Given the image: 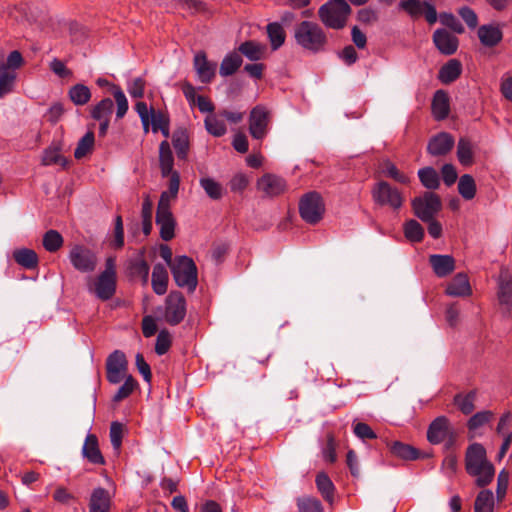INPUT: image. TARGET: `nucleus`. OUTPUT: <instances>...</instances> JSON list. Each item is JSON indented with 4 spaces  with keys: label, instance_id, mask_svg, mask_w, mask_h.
Listing matches in <instances>:
<instances>
[{
    "label": "nucleus",
    "instance_id": "obj_30",
    "mask_svg": "<svg viewBox=\"0 0 512 512\" xmlns=\"http://www.w3.org/2000/svg\"><path fill=\"white\" fill-rule=\"evenodd\" d=\"M266 34L272 51L279 50L286 41V32L281 23L275 21L266 25Z\"/></svg>",
    "mask_w": 512,
    "mask_h": 512
},
{
    "label": "nucleus",
    "instance_id": "obj_52",
    "mask_svg": "<svg viewBox=\"0 0 512 512\" xmlns=\"http://www.w3.org/2000/svg\"><path fill=\"white\" fill-rule=\"evenodd\" d=\"M383 173L386 177L393 179L394 181L407 185L410 183V178L401 172L397 166L390 160H386L383 164Z\"/></svg>",
    "mask_w": 512,
    "mask_h": 512
},
{
    "label": "nucleus",
    "instance_id": "obj_22",
    "mask_svg": "<svg viewBox=\"0 0 512 512\" xmlns=\"http://www.w3.org/2000/svg\"><path fill=\"white\" fill-rule=\"evenodd\" d=\"M431 113L435 120H445L450 113V97L449 94L443 90H437L432 98Z\"/></svg>",
    "mask_w": 512,
    "mask_h": 512
},
{
    "label": "nucleus",
    "instance_id": "obj_42",
    "mask_svg": "<svg viewBox=\"0 0 512 512\" xmlns=\"http://www.w3.org/2000/svg\"><path fill=\"white\" fill-rule=\"evenodd\" d=\"M114 103L111 98L105 97L90 109V117L94 120H110Z\"/></svg>",
    "mask_w": 512,
    "mask_h": 512
},
{
    "label": "nucleus",
    "instance_id": "obj_31",
    "mask_svg": "<svg viewBox=\"0 0 512 512\" xmlns=\"http://www.w3.org/2000/svg\"><path fill=\"white\" fill-rule=\"evenodd\" d=\"M498 301L500 305L506 306L508 312L512 310V280L508 274L501 272L498 281Z\"/></svg>",
    "mask_w": 512,
    "mask_h": 512
},
{
    "label": "nucleus",
    "instance_id": "obj_1",
    "mask_svg": "<svg viewBox=\"0 0 512 512\" xmlns=\"http://www.w3.org/2000/svg\"><path fill=\"white\" fill-rule=\"evenodd\" d=\"M465 470L468 475L476 477L477 487L485 488L494 478V465L488 460L485 447L481 443L470 444L465 452Z\"/></svg>",
    "mask_w": 512,
    "mask_h": 512
},
{
    "label": "nucleus",
    "instance_id": "obj_61",
    "mask_svg": "<svg viewBox=\"0 0 512 512\" xmlns=\"http://www.w3.org/2000/svg\"><path fill=\"white\" fill-rule=\"evenodd\" d=\"M509 478L510 475L506 469H502L498 474L496 487V499L498 502H502L506 496L509 485Z\"/></svg>",
    "mask_w": 512,
    "mask_h": 512
},
{
    "label": "nucleus",
    "instance_id": "obj_11",
    "mask_svg": "<svg viewBox=\"0 0 512 512\" xmlns=\"http://www.w3.org/2000/svg\"><path fill=\"white\" fill-rule=\"evenodd\" d=\"M452 430L449 418L445 415L438 416L428 426L427 441L432 445H438L445 441Z\"/></svg>",
    "mask_w": 512,
    "mask_h": 512
},
{
    "label": "nucleus",
    "instance_id": "obj_39",
    "mask_svg": "<svg viewBox=\"0 0 512 512\" xmlns=\"http://www.w3.org/2000/svg\"><path fill=\"white\" fill-rule=\"evenodd\" d=\"M457 158L462 166L468 167L474 163L473 144L467 137H461L457 144Z\"/></svg>",
    "mask_w": 512,
    "mask_h": 512
},
{
    "label": "nucleus",
    "instance_id": "obj_14",
    "mask_svg": "<svg viewBox=\"0 0 512 512\" xmlns=\"http://www.w3.org/2000/svg\"><path fill=\"white\" fill-rule=\"evenodd\" d=\"M455 139L448 132H439L432 136L427 144V153L434 157L447 155L454 147Z\"/></svg>",
    "mask_w": 512,
    "mask_h": 512
},
{
    "label": "nucleus",
    "instance_id": "obj_24",
    "mask_svg": "<svg viewBox=\"0 0 512 512\" xmlns=\"http://www.w3.org/2000/svg\"><path fill=\"white\" fill-rule=\"evenodd\" d=\"M82 455L91 464L104 465L106 463L105 458L99 448L98 438L95 434L89 433L86 436L84 445L82 447Z\"/></svg>",
    "mask_w": 512,
    "mask_h": 512
},
{
    "label": "nucleus",
    "instance_id": "obj_5",
    "mask_svg": "<svg viewBox=\"0 0 512 512\" xmlns=\"http://www.w3.org/2000/svg\"><path fill=\"white\" fill-rule=\"evenodd\" d=\"M442 208L443 204L440 195L432 191H425L411 199L412 212L421 221L433 220Z\"/></svg>",
    "mask_w": 512,
    "mask_h": 512
},
{
    "label": "nucleus",
    "instance_id": "obj_47",
    "mask_svg": "<svg viewBox=\"0 0 512 512\" xmlns=\"http://www.w3.org/2000/svg\"><path fill=\"white\" fill-rule=\"evenodd\" d=\"M17 74L15 71L0 68V98H4L14 90Z\"/></svg>",
    "mask_w": 512,
    "mask_h": 512
},
{
    "label": "nucleus",
    "instance_id": "obj_6",
    "mask_svg": "<svg viewBox=\"0 0 512 512\" xmlns=\"http://www.w3.org/2000/svg\"><path fill=\"white\" fill-rule=\"evenodd\" d=\"M325 213V203L321 194L317 191L305 193L299 201V214L308 224L319 223Z\"/></svg>",
    "mask_w": 512,
    "mask_h": 512
},
{
    "label": "nucleus",
    "instance_id": "obj_58",
    "mask_svg": "<svg viewBox=\"0 0 512 512\" xmlns=\"http://www.w3.org/2000/svg\"><path fill=\"white\" fill-rule=\"evenodd\" d=\"M439 20L442 25L450 28L457 34L464 33L465 29L461 22L451 12H442L439 14Z\"/></svg>",
    "mask_w": 512,
    "mask_h": 512
},
{
    "label": "nucleus",
    "instance_id": "obj_7",
    "mask_svg": "<svg viewBox=\"0 0 512 512\" xmlns=\"http://www.w3.org/2000/svg\"><path fill=\"white\" fill-rule=\"evenodd\" d=\"M371 196L376 205L388 206L395 211L399 210L404 202L401 191L384 180H380L373 185Z\"/></svg>",
    "mask_w": 512,
    "mask_h": 512
},
{
    "label": "nucleus",
    "instance_id": "obj_33",
    "mask_svg": "<svg viewBox=\"0 0 512 512\" xmlns=\"http://www.w3.org/2000/svg\"><path fill=\"white\" fill-rule=\"evenodd\" d=\"M159 165L162 177H168L171 172H175L173 169L174 157L169 143L164 140L159 146Z\"/></svg>",
    "mask_w": 512,
    "mask_h": 512
},
{
    "label": "nucleus",
    "instance_id": "obj_63",
    "mask_svg": "<svg viewBox=\"0 0 512 512\" xmlns=\"http://www.w3.org/2000/svg\"><path fill=\"white\" fill-rule=\"evenodd\" d=\"M353 432L358 438L362 440H372L377 438V434L373 431V429L364 422H357L354 424Z\"/></svg>",
    "mask_w": 512,
    "mask_h": 512
},
{
    "label": "nucleus",
    "instance_id": "obj_45",
    "mask_svg": "<svg viewBox=\"0 0 512 512\" xmlns=\"http://www.w3.org/2000/svg\"><path fill=\"white\" fill-rule=\"evenodd\" d=\"M60 147H48L44 150L42 157V165H60L66 168L69 164V160L60 154Z\"/></svg>",
    "mask_w": 512,
    "mask_h": 512
},
{
    "label": "nucleus",
    "instance_id": "obj_46",
    "mask_svg": "<svg viewBox=\"0 0 512 512\" xmlns=\"http://www.w3.org/2000/svg\"><path fill=\"white\" fill-rule=\"evenodd\" d=\"M63 236L57 230L50 229L46 231L42 238V245L46 251L55 253L63 246Z\"/></svg>",
    "mask_w": 512,
    "mask_h": 512
},
{
    "label": "nucleus",
    "instance_id": "obj_60",
    "mask_svg": "<svg viewBox=\"0 0 512 512\" xmlns=\"http://www.w3.org/2000/svg\"><path fill=\"white\" fill-rule=\"evenodd\" d=\"M124 434V425L113 421L110 425V441L114 450H120Z\"/></svg>",
    "mask_w": 512,
    "mask_h": 512
},
{
    "label": "nucleus",
    "instance_id": "obj_56",
    "mask_svg": "<svg viewBox=\"0 0 512 512\" xmlns=\"http://www.w3.org/2000/svg\"><path fill=\"white\" fill-rule=\"evenodd\" d=\"M492 417L493 413L491 411L485 410L477 412L467 421V428L469 431H474L487 424Z\"/></svg>",
    "mask_w": 512,
    "mask_h": 512
},
{
    "label": "nucleus",
    "instance_id": "obj_35",
    "mask_svg": "<svg viewBox=\"0 0 512 512\" xmlns=\"http://www.w3.org/2000/svg\"><path fill=\"white\" fill-rule=\"evenodd\" d=\"M420 183L427 191H432L440 187V177L436 169L432 166H426L417 172Z\"/></svg>",
    "mask_w": 512,
    "mask_h": 512
},
{
    "label": "nucleus",
    "instance_id": "obj_57",
    "mask_svg": "<svg viewBox=\"0 0 512 512\" xmlns=\"http://www.w3.org/2000/svg\"><path fill=\"white\" fill-rule=\"evenodd\" d=\"M424 1L401 0L399 8L404 10L411 18H418L423 14Z\"/></svg>",
    "mask_w": 512,
    "mask_h": 512
},
{
    "label": "nucleus",
    "instance_id": "obj_55",
    "mask_svg": "<svg viewBox=\"0 0 512 512\" xmlns=\"http://www.w3.org/2000/svg\"><path fill=\"white\" fill-rule=\"evenodd\" d=\"M172 345V337L167 329H162L159 331L155 343V352L157 355L161 356L166 354Z\"/></svg>",
    "mask_w": 512,
    "mask_h": 512
},
{
    "label": "nucleus",
    "instance_id": "obj_20",
    "mask_svg": "<svg viewBox=\"0 0 512 512\" xmlns=\"http://www.w3.org/2000/svg\"><path fill=\"white\" fill-rule=\"evenodd\" d=\"M445 293L452 297H468L472 294V288L469 282L468 275L464 272H459L447 284Z\"/></svg>",
    "mask_w": 512,
    "mask_h": 512
},
{
    "label": "nucleus",
    "instance_id": "obj_13",
    "mask_svg": "<svg viewBox=\"0 0 512 512\" xmlns=\"http://www.w3.org/2000/svg\"><path fill=\"white\" fill-rule=\"evenodd\" d=\"M392 456L404 461H415L429 458L430 454L421 452L418 448L399 440L387 444Z\"/></svg>",
    "mask_w": 512,
    "mask_h": 512
},
{
    "label": "nucleus",
    "instance_id": "obj_28",
    "mask_svg": "<svg viewBox=\"0 0 512 512\" xmlns=\"http://www.w3.org/2000/svg\"><path fill=\"white\" fill-rule=\"evenodd\" d=\"M238 52L245 56L248 60L257 62L262 60L267 50L266 45L255 40H247L242 42L238 48Z\"/></svg>",
    "mask_w": 512,
    "mask_h": 512
},
{
    "label": "nucleus",
    "instance_id": "obj_44",
    "mask_svg": "<svg viewBox=\"0 0 512 512\" xmlns=\"http://www.w3.org/2000/svg\"><path fill=\"white\" fill-rule=\"evenodd\" d=\"M95 144V134L92 130H88L77 143L74 150V157L80 160L92 153Z\"/></svg>",
    "mask_w": 512,
    "mask_h": 512
},
{
    "label": "nucleus",
    "instance_id": "obj_15",
    "mask_svg": "<svg viewBox=\"0 0 512 512\" xmlns=\"http://www.w3.org/2000/svg\"><path fill=\"white\" fill-rule=\"evenodd\" d=\"M155 222L159 226L160 237L164 241H170L175 237L176 220L171 210L163 208V204L156 209Z\"/></svg>",
    "mask_w": 512,
    "mask_h": 512
},
{
    "label": "nucleus",
    "instance_id": "obj_25",
    "mask_svg": "<svg viewBox=\"0 0 512 512\" xmlns=\"http://www.w3.org/2000/svg\"><path fill=\"white\" fill-rule=\"evenodd\" d=\"M477 34L481 44L486 47H495L503 39L502 30L494 24L481 25L478 28Z\"/></svg>",
    "mask_w": 512,
    "mask_h": 512
},
{
    "label": "nucleus",
    "instance_id": "obj_50",
    "mask_svg": "<svg viewBox=\"0 0 512 512\" xmlns=\"http://www.w3.org/2000/svg\"><path fill=\"white\" fill-rule=\"evenodd\" d=\"M200 186L204 189L206 194L213 200H219L223 195L222 185L210 177H202L199 181Z\"/></svg>",
    "mask_w": 512,
    "mask_h": 512
},
{
    "label": "nucleus",
    "instance_id": "obj_8",
    "mask_svg": "<svg viewBox=\"0 0 512 512\" xmlns=\"http://www.w3.org/2000/svg\"><path fill=\"white\" fill-rule=\"evenodd\" d=\"M186 306L187 302L181 291H170L165 299V321L171 326L180 324L186 316Z\"/></svg>",
    "mask_w": 512,
    "mask_h": 512
},
{
    "label": "nucleus",
    "instance_id": "obj_23",
    "mask_svg": "<svg viewBox=\"0 0 512 512\" xmlns=\"http://www.w3.org/2000/svg\"><path fill=\"white\" fill-rule=\"evenodd\" d=\"M112 505L109 491L103 487L94 488L89 500V512H110Z\"/></svg>",
    "mask_w": 512,
    "mask_h": 512
},
{
    "label": "nucleus",
    "instance_id": "obj_17",
    "mask_svg": "<svg viewBox=\"0 0 512 512\" xmlns=\"http://www.w3.org/2000/svg\"><path fill=\"white\" fill-rule=\"evenodd\" d=\"M150 265L145 259H128L125 265V275L129 281L139 280L143 286L149 282Z\"/></svg>",
    "mask_w": 512,
    "mask_h": 512
},
{
    "label": "nucleus",
    "instance_id": "obj_2",
    "mask_svg": "<svg viewBox=\"0 0 512 512\" xmlns=\"http://www.w3.org/2000/svg\"><path fill=\"white\" fill-rule=\"evenodd\" d=\"M295 43L304 51L319 54L326 51L328 37L324 29L316 22L303 20L294 28Z\"/></svg>",
    "mask_w": 512,
    "mask_h": 512
},
{
    "label": "nucleus",
    "instance_id": "obj_36",
    "mask_svg": "<svg viewBox=\"0 0 512 512\" xmlns=\"http://www.w3.org/2000/svg\"><path fill=\"white\" fill-rule=\"evenodd\" d=\"M13 259L17 264L25 269H35L39 263L37 253L29 248H20L14 250Z\"/></svg>",
    "mask_w": 512,
    "mask_h": 512
},
{
    "label": "nucleus",
    "instance_id": "obj_27",
    "mask_svg": "<svg viewBox=\"0 0 512 512\" xmlns=\"http://www.w3.org/2000/svg\"><path fill=\"white\" fill-rule=\"evenodd\" d=\"M462 63L458 59H450L441 66L438 72V79L443 84L455 82L462 74Z\"/></svg>",
    "mask_w": 512,
    "mask_h": 512
},
{
    "label": "nucleus",
    "instance_id": "obj_3",
    "mask_svg": "<svg viewBox=\"0 0 512 512\" xmlns=\"http://www.w3.org/2000/svg\"><path fill=\"white\" fill-rule=\"evenodd\" d=\"M352 8L346 0H328L318 9V16L323 25L340 30L346 26Z\"/></svg>",
    "mask_w": 512,
    "mask_h": 512
},
{
    "label": "nucleus",
    "instance_id": "obj_37",
    "mask_svg": "<svg viewBox=\"0 0 512 512\" xmlns=\"http://www.w3.org/2000/svg\"><path fill=\"white\" fill-rule=\"evenodd\" d=\"M242 63L243 59L238 52H230L223 58L220 64L219 74L223 77L231 76L238 71Z\"/></svg>",
    "mask_w": 512,
    "mask_h": 512
},
{
    "label": "nucleus",
    "instance_id": "obj_64",
    "mask_svg": "<svg viewBox=\"0 0 512 512\" xmlns=\"http://www.w3.org/2000/svg\"><path fill=\"white\" fill-rule=\"evenodd\" d=\"M459 16L471 29H474L478 25V16L475 11L469 6H462L458 9Z\"/></svg>",
    "mask_w": 512,
    "mask_h": 512
},
{
    "label": "nucleus",
    "instance_id": "obj_16",
    "mask_svg": "<svg viewBox=\"0 0 512 512\" xmlns=\"http://www.w3.org/2000/svg\"><path fill=\"white\" fill-rule=\"evenodd\" d=\"M432 40L439 52L446 56L455 54L459 46V39L444 28L436 29Z\"/></svg>",
    "mask_w": 512,
    "mask_h": 512
},
{
    "label": "nucleus",
    "instance_id": "obj_4",
    "mask_svg": "<svg viewBox=\"0 0 512 512\" xmlns=\"http://www.w3.org/2000/svg\"><path fill=\"white\" fill-rule=\"evenodd\" d=\"M170 270L178 287H186L189 293H193L196 290L198 285V268L191 257L187 255L176 256Z\"/></svg>",
    "mask_w": 512,
    "mask_h": 512
},
{
    "label": "nucleus",
    "instance_id": "obj_34",
    "mask_svg": "<svg viewBox=\"0 0 512 512\" xmlns=\"http://www.w3.org/2000/svg\"><path fill=\"white\" fill-rule=\"evenodd\" d=\"M67 96L75 106H84L91 100L92 92L85 84L76 83L69 88Z\"/></svg>",
    "mask_w": 512,
    "mask_h": 512
},
{
    "label": "nucleus",
    "instance_id": "obj_19",
    "mask_svg": "<svg viewBox=\"0 0 512 512\" xmlns=\"http://www.w3.org/2000/svg\"><path fill=\"white\" fill-rule=\"evenodd\" d=\"M429 264L438 278H445L449 276L456 268L455 258L448 254L430 255Z\"/></svg>",
    "mask_w": 512,
    "mask_h": 512
},
{
    "label": "nucleus",
    "instance_id": "obj_62",
    "mask_svg": "<svg viewBox=\"0 0 512 512\" xmlns=\"http://www.w3.org/2000/svg\"><path fill=\"white\" fill-rule=\"evenodd\" d=\"M114 249L119 250L124 247V228L123 220L120 215H117L114 222V241L112 242Z\"/></svg>",
    "mask_w": 512,
    "mask_h": 512
},
{
    "label": "nucleus",
    "instance_id": "obj_26",
    "mask_svg": "<svg viewBox=\"0 0 512 512\" xmlns=\"http://www.w3.org/2000/svg\"><path fill=\"white\" fill-rule=\"evenodd\" d=\"M172 145L179 160H187L190 141L189 133L185 127H178L172 134Z\"/></svg>",
    "mask_w": 512,
    "mask_h": 512
},
{
    "label": "nucleus",
    "instance_id": "obj_41",
    "mask_svg": "<svg viewBox=\"0 0 512 512\" xmlns=\"http://www.w3.org/2000/svg\"><path fill=\"white\" fill-rule=\"evenodd\" d=\"M151 114V126L152 131L154 133L161 131L162 135L165 138H168L170 135V118L167 114L162 113L161 111H155L154 108H150Z\"/></svg>",
    "mask_w": 512,
    "mask_h": 512
},
{
    "label": "nucleus",
    "instance_id": "obj_40",
    "mask_svg": "<svg viewBox=\"0 0 512 512\" xmlns=\"http://www.w3.org/2000/svg\"><path fill=\"white\" fill-rule=\"evenodd\" d=\"M403 233L410 243H421L425 237L423 226L415 219H409L404 222Z\"/></svg>",
    "mask_w": 512,
    "mask_h": 512
},
{
    "label": "nucleus",
    "instance_id": "obj_49",
    "mask_svg": "<svg viewBox=\"0 0 512 512\" xmlns=\"http://www.w3.org/2000/svg\"><path fill=\"white\" fill-rule=\"evenodd\" d=\"M111 93L117 104L116 118L122 119L129 109V104L126 95L124 94L122 88L119 85H111Z\"/></svg>",
    "mask_w": 512,
    "mask_h": 512
},
{
    "label": "nucleus",
    "instance_id": "obj_32",
    "mask_svg": "<svg viewBox=\"0 0 512 512\" xmlns=\"http://www.w3.org/2000/svg\"><path fill=\"white\" fill-rule=\"evenodd\" d=\"M315 484L317 487V490L323 497V499L332 504L334 501V494L336 491L335 485L328 476V474L324 471H321L317 473L315 478Z\"/></svg>",
    "mask_w": 512,
    "mask_h": 512
},
{
    "label": "nucleus",
    "instance_id": "obj_38",
    "mask_svg": "<svg viewBox=\"0 0 512 512\" xmlns=\"http://www.w3.org/2000/svg\"><path fill=\"white\" fill-rule=\"evenodd\" d=\"M477 397V391L471 390L466 394L457 393L453 397V404L459 409L464 415L471 414L475 409V401Z\"/></svg>",
    "mask_w": 512,
    "mask_h": 512
},
{
    "label": "nucleus",
    "instance_id": "obj_12",
    "mask_svg": "<svg viewBox=\"0 0 512 512\" xmlns=\"http://www.w3.org/2000/svg\"><path fill=\"white\" fill-rule=\"evenodd\" d=\"M116 289L117 276L102 273L97 276L93 287L89 286V291L93 292L101 301L110 300L115 295Z\"/></svg>",
    "mask_w": 512,
    "mask_h": 512
},
{
    "label": "nucleus",
    "instance_id": "obj_51",
    "mask_svg": "<svg viewBox=\"0 0 512 512\" xmlns=\"http://www.w3.org/2000/svg\"><path fill=\"white\" fill-rule=\"evenodd\" d=\"M137 387V380L132 375H128L125 377L124 383L119 387L118 391L113 396L112 401L115 403L121 402L122 400L128 398Z\"/></svg>",
    "mask_w": 512,
    "mask_h": 512
},
{
    "label": "nucleus",
    "instance_id": "obj_53",
    "mask_svg": "<svg viewBox=\"0 0 512 512\" xmlns=\"http://www.w3.org/2000/svg\"><path fill=\"white\" fill-rule=\"evenodd\" d=\"M297 508L298 512H324L321 501L316 497H299Z\"/></svg>",
    "mask_w": 512,
    "mask_h": 512
},
{
    "label": "nucleus",
    "instance_id": "obj_9",
    "mask_svg": "<svg viewBox=\"0 0 512 512\" xmlns=\"http://www.w3.org/2000/svg\"><path fill=\"white\" fill-rule=\"evenodd\" d=\"M73 268L81 273H91L97 266V255L85 245L75 244L68 255Z\"/></svg>",
    "mask_w": 512,
    "mask_h": 512
},
{
    "label": "nucleus",
    "instance_id": "obj_48",
    "mask_svg": "<svg viewBox=\"0 0 512 512\" xmlns=\"http://www.w3.org/2000/svg\"><path fill=\"white\" fill-rule=\"evenodd\" d=\"M477 187L472 175L464 174L458 182V192L465 200H472L476 195Z\"/></svg>",
    "mask_w": 512,
    "mask_h": 512
},
{
    "label": "nucleus",
    "instance_id": "obj_29",
    "mask_svg": "<svg viewBox=\"0 0 512 512\" xmlns=\"http://www.w3.org/2000/svg\"><path fill=\"white\" fill-rule=\"evenodd\" d=\"M169 275L162 263L154 265L152 270L151 285L153 292L157 295H164L168 289Z\"/></svg>",
    "mask_w": 512,
    "mask_h": 512
},
{
    "label": "nucleus",
    "instance_id": "obj_10",
    "mask_svg": "<svg viewBox=\"0 0 512 512\" xmlns=\"http://www.w3.org/2000/svg\"><path fill=\"white\" fill-rule=\"evenodd\" d=\"M269 111L264 105H256L249 115V133L256 140H263L268 133Z\"/></svg>",
    "mask_w": 512,
    "mask_h": 512
},
{
    "label": "nucleus",
    "instance_id": "obj_43",
    "mask_svg": "<svg viewBox=\"0 0 512 512\" xmlns=\"http://www.w3.org/2000/svg\"><path fill=\"white\" fill-rule=\"evenodd\" d=\"M494 495L490 489H482L474 501V512H494Z\"/></svg>",
    "mask_w": 512,
    "mask_h": 512
},
{
    "label": "nucleus",
    "instance_id": "obj_18",
    "mask_svg": "<svg viewBox=\"0 0 512 512\" xmlns=\"http://www.w3.org/2000/svg\"><path fill=\"white\" fill-rule=\"evenodd\" d=\"M257 189L268 197H276L285 191L286 181L277 175L265 173L257 180Z\"/></svg>",
    "mask_w": 512,
    "mask_h": 512
},
{
    "label": "nucleus",
    "instance_id": "obj_59",
    "mask_svg": "<svg viewBox=\"0 0 512 512\" xmlns=\"http://www.w3.org/2000/svg\"><path fill=\"white\" fill-rule=\"evenodd\" d=\"M204 124H205V128H206L207 132L214 137H221L227 131L225 123L218 120L214 116L206 117Z\"/></svg>",
    "mask_w": 512,
    "mask_h": 512
},
{
    "label": "nucleus",
    "instance_id": "obj_21",
    "mask_svg": "<svg viewBox=\"0 0 512 512\" xmlns=\"http://www.w3.org/2000/svg\"><path fill=\"white\" fill-rule=\"evenodd\" d=\"M194 68L202 83H210L216 74L217 64L209 62L205 52L200 51L194 57Z\"/></svg>",
    "mask_w": 512,
    "mask_h": 512
},
{
    "label": "nucleus",
    "instance_id": "obj_54",
    "mask_svg": "<svg viewBox=\"0 0 512 512\" xmlns=\"http://www.w3.org/2000/svg\"><path fill=\"white\" fill-rule=\"evenodd\" d=\"M106 368H114L127 371L128 361L121 350H114L106 359Z\"/></svg>",
    "mask_w": 512,
    "mask_h": 512
}]
</instances>
